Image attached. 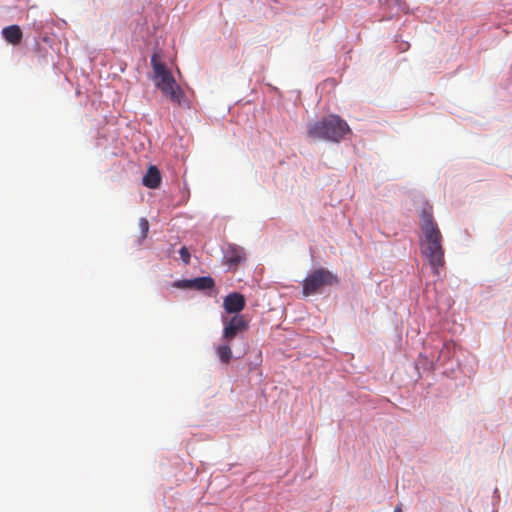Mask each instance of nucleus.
I'll use <instances>...</instances> for the list:
<instances>
[{
    "label": "nucleus",
    "instance_id": "12",
    "mask_svg": "<svg viewBox=\"0 0 512 512\" xmlns=\"http://www.w3.org/2000/svg\"><path fill=\"white\" fill-rule=\"evenodd\" d=\"M140 234L137 239V243L140 245L147 237L149 232V222L146 218H140L139 220Z\"/></svg>",
    "mask_w": 512,
    "mask_h": 512
},
{
    "label": "nucleus",
    "instance_id": "14",
    "mask_svg": "<svg viewBox=\"0 0 512 512\" xmlns=\"http://www.w3.org/2000/svg\"><path fill=\"white\" fill-rule=\"evenodd\" d=\"M394 512H401V507L400 506H397L394 510Z\"/></svg>",
    "mask_w": 512,
    "mask_h": 512
},
{
    "label": "nucleus",
    "instance_id": "7",
    "mask_svg": "<svg viewBox=\"0 0 512 512\" xmlns=\"http://www.w3.org/2000/svg\"><path fill=\"white\" fill-rule=\"evenodd\" d=\"M246 300L244 295L238 292L229 293L223 300V308L229 314L240 315L245 308Z\"/></svg>",
    "mask_w": 512,
    "mask_h": 512
},
{
    "label": "nucleus",
    "instance_id": "8",
    "mask_svg": "<svg viewBox=\"0 0 512 512\" xmlns=\"http://www.w3.org/2000/svg\"><path fill=\"white\" fill-rule=\"evenodd\" d=\"M142 182L143 185L148 188H158L161 183V175L158 168L156 166H150L144 175Z\"/></svg>",
    "mask_w": 512,
    "mask_h": 512
},
{
    "label": "nucleus",
    "instance_id": "1",
    "mask_svg": "<svg viewBox=\"0 0 512 512\" xmlns=\"http://www.w3.org/2000/svg\"><path fill=\"white\" fill-rule=\"evenodd\" d=\"M421 230L423 238L420 241L421 252L427 259L435 275L445 265L443 237L431 212L423 210L421 214Z\"/></svg>",
    "mask_w": 512,
    "mask_h": 512
},
{
    "label": "nucleus",
    "instance_id": "9",
    "mask_svg": "<svg viewBox=\"0 0 512 512\" xmlns=\"http://www.w3.org/2000/svg\"><path fill=\"white\" fill-rule=\"evenodd\" d=\"M4 39L12 45H17L21 42L23 33L18 25H10L2 30Z\"/></svg>",
    "mask_w": 512,
    "mask_h": 512
},
{
    "label": "nucleus",
    "instance_id": "13",
    "mask_svg": "<svg viewBox=\"0 0 512 512\" xmlns=\"http://www.w3.org/2000/svg\"><path fill=\"white\" fill-rule=\"evenodd\" d=\"M179 254H180V257L182 259V261L185 263V264H188L190 262V253L188 251V249L186 247H182L180 250H179Z\"/></svg>",
    "mask_w": 512,
    "mask_h": 512
},
{
    "label": "nucleus",
    "instance_id": "10",
    "mask_svg": "<svg viewBox=\"0 0 512 512\" xmlns=\"http://www.w3.org/2000/svg\"><path fill=\"white\" fill-rule=\"evenodd\" d=\"M246 260V254L242 248L231 247L226 255V262L229 266L237 267Z\"/></svg>",
    "mask_w": 512,
    "mask_h": 512
},
{
    "label": "nucleus",
    "instance_id": "4",
    "mask_svg": "<svg viewBox=\"0 0 512 512\" xmlns=\"http://www.w3.org/2000/svg\"><path fill=\"white\" fill-rule=\"evenodd\" d=\"M338 282V277L331 271L324 268L315 269L303 281V295L310 296L321 293L325 286H331Z\"/></svg>",
    "mask_w": 512,
    "mask_h": 512
},
{
    "label": "nucleus",
    "instance_id": "2",
    "mask_svg": "<svg viewBox=\"0 0 512 512\" xmlns=\"http://www.w3.org/2000/svg\"><path fill=\"white\" fill-rule=\"evenodd\" d=\"M350 131L347 122L335 114H330L307 125V136L313 140L339 142Z\"/></svg>",
    "mask_w": 512,
    "mask_h": 512
},
{
    "label": "nucleus",
    "instance_id": "3",
    "mask_svg": "<svg viewBox=\"0 0 512 512\" xmlns=\"http://www.w3.org/2000/svg\"><path fill=\"white\" fill-rule=\"evenodd\" d=\"M151 64L157 88H159L163 94L167 95L174 104L181 105L183 92L171 72L166 68L165 64L158 60L157 55L152 56Z\"/></svg>",
    "mask_w": 512,
    "mask_h": 512
},
{
    "label": "nucleus",
    "instance_id": "11",
    "mask_svg": "<svg viewBox=\"0 0 512 512\" xmlns=\"http://www.w3.org/2000/svg\"><path fill=\"white\" fill-rule=\"evenodd\" d=\"M231 342H225L215 347L216 355L219 357L223 364H228L232 359V349L230 347Z\"/></svg>",
    "mask_w": 512,
    "mask_h": 512
},
{
    "label": "nucleus",
    "instance_id": "5",
    "mask_svg": "<svg viewBox=\"0 0 512 512\" xmlns=\"http://www.w3.org/2000/svg\"><path fill=\"white\" fill-rule=\"evenodd\" d=\"M222 340L232 342L237 335L245 333L249 328V321L244 315H234L230 319L223 318Z\"/></svg>",
    "mask_w": 512,
    "mask_h": 512
},
{
    "label": "nucleus",
    "instance_id": "6",
    "mask_svg": "<svg viewBox=\"0 0 512 512\" xmlns=\"http://www.w3.org/2000/svg\"><path fill=\"white\" fill-rule=\"evenodd\" d=\"M214 286L215 282L210 276L197 277L190 280H177L173 283V287L175 288L194 289L199 291L212 289Z\"/></svg>",
    "mask_w": 512,
    "mask_h": 512
}]
</instances>
